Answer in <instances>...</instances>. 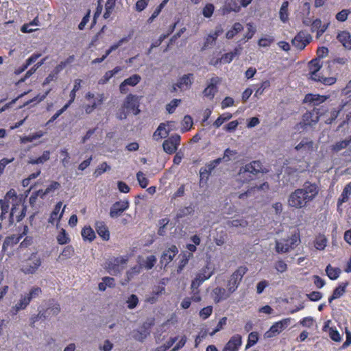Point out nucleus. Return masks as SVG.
Here are the masks:
<instances>
[{
    "mask_svg": "<svg viewBox=\"0 0 351 351\" xmlns=\"http://www.w3.org/2000/svg\"><path fill=\"white\" fill-rule=\"evenodd\" d=\"M319 191L317 184L306 181L301 188L295 189L289 194L288 205L295 209L305 208L316 198Z\"/></svg>",
    "mask_w": 351,
    "mask_h": 351,
    "instance_id": "1",
    "label": "nucleus"
},
{
    "mask_svg": "<svg viewBox=\"0 0 351 351\" xmlns=\"http://www.w3.org/2000/svg\"><path fill=\"white\" fill-rule=\"evenodd\" d=\"M215 268L209 263L202 267L196 274L195 277L191 282V289L195 293L198 292V288L204 282L208 280L214 274Z\"/></svg>",
    "mask_w": 351,
    "mask_h": 351,
    "instance_id": "2",
    "label": "nucleus"
},
{
    "mask_svg": "<svg viewBox=\"0 0 351 351\" xmlns=\"http://www.w3.org/2000/svg\"><path fill=\"white\" fill-rule=\"evenodd\" d=\"M128 261L129 256L128 255L113 256L107 260L105 268L110 275L117 276L124 269Z\"/></svg>",
    "mask_w": 351,
    "mask_h": 351,
    "instance_id": "3",
    "label": "nucleus"
},
{
    "mask_svg": "<svg viewBox=\"0 0 351 351\" xmlns=\"http://www.w3.org/2000/svg\"><path fill=\"white\" fill-rule=\"evenodd\" d=\"M262 163L259 160H254L240 168L239 176L243 182L253 180L254 177L262 171Z\"/></svg>",
    "mask_w": 351,
    "mask_h": 351,
    "instance_id": "4",
    "label": "nucleus"
},
{
    "mask_svg": "<svg viewBox=\"0 0 351 351\" xmlns=\"http://www.w3.org/2000/svg\"><path fill=\"white\" fill-rule=\"evenodd\" d=\"M248 269L245 266H240L230 276L227 282V289L232 294L238 289L244 275L247 272Z\"/></svg>",
    "mask_w": 351,
    "mask_h": 351,
    "instance_id": "5",
    "label": "nucleus"
},
{
    "mask_svg": "<svg viewBox=\"0 0 351 351\" xmlns=\"http://www.w3.org/2000/svg\"><path fill=\"white\" fill-rule=\"evenodd\" d=\"M42 264V260L37 252L32 253L22 265L21 271L25 275L34 274Z\"/></svg>",
    "mask_w": 351,
    "mask_h": 351,
    "instance_id": "6",
    "label": "nucleus"
},
{
    "mask_svg": "<svg viewBox=\"0 0 351 351\" xmlns=\"http://www.w3.org/2000/svg\"><path fill=\"white\" fill-rule=\"evenodd\" d=\"M153 325V322H144L139 328L134 329L131 332V337L135 341L143 343L150 335L151 328Z\"/></svg>",
    "mask_w": 351,
    "mask_h": 351,
    "instance_id": "7",
    "label": "nucleus"
},
{
    "mask_svg": "<svg viewBox=\"0 0 351 351\" xmlns=\"http://www.w3.org/2000/svg\"><path fill=\"white\" fill-rule=\"evenodd\" d=\"M319 119L318 110L314 109L311 111H306L302 116V120L299 123L300 128L307 130L308 128L315 125Z\"/></svg>",
    "mask_w": 351,
    "mask_h": 351,
    "instance_id": "8",
    "label": "nucleus"
},
{
    "mask_svg": "<svg viewBox=\"0 0 351 351\" xmlns=\"http://www.w3.org/2000/svg\"><path fill=\"white\" fill-rule=\"evenodd\" d=\"M122 106L123 108L132 112L134 115H138L141 112L138 97L132 93L127 95Z\"/></svg>",
    "mask_w": 351,
    "mask_h": 351,
    "instance_id": "9",
    "label": "nucleus"
},
{
    "mask_svg": "<svg viewBox=\"0 0 351 351\" xmlns=\"http://www.w3.org/2000/svg\"><path fill=\"white\" fill-rule=\"evenodd\" d=\"M312 37L310 34L304 31H300L291 40V44L297 49L303 50L306 46L310 43Z\"/></svg>",
    "mask_w": 351,
    "mask_h": 351,
    "instance_id": "10",
    "label": "nucleus"
},
{
    "mask_svg": "<svg viewBox=\"0 0 351 351\" xmlns=\"http://www.w3.org/2000/svg\"><path fill=\"white\" fill-rule=\"evenodd\" d=\"M222 162L221 158H217L212 161L207 163L205 167L200 168L199 176H200V184L204 180L205 183L207 182L209 176L212 173L213 171Z\"/></svg>",
    "mask_w": 351,
    "mask_h": 351,
    "instance_id": "11",
    "label": "nucleus"
},
{
    "mask_svg": "<svg viewBox=\"0 0 351 351\" xmlns=\"http://www.w3.org/2000/svg\"><path fill=\"white\" fill-rule=\"evenodd\" d=\"M180 142V136L175 134L165 140L162 143V148L165 152L168 154H172L178 149Z\"/></svg>",
    "mask_w": 351,
    "mask_h": 351,
    "instance_id": "12",
    "label": "nucleus"
},
{
    "mask_svg": "<svg viewBox=\"0 0 351 351\" xmlns=\"http://www.w3.org/2000/svg\"><path fill=\"white\" fill-rule=\"evenodd\" d=\"M295 149L302 158H304L307 154L313 152V141L308 138H304L295 147Z\"/></svg>",
    "mask_w": 351,
    "mask_h": 351,
    "instance_id": "13",
    "label": "nucleus"
},
{
    "mask_svg": "<svg viewBox=\"0 0 351 351\" xmlns=\"http://www.w3.org/2000/svg\"><path fill=\"white\" fill-rule=\"evenodd\" d=\"M129 208L128 201H117L114 202L110 207V217L111 218H117L121 216L122 213Z\"/></svg>",
    "mask_w": 351,
    "mask_h": 351,
    "instance_id": "14",
    "label": "nucleus"
},
{
    "mask_svg": "<svg viewBox=\"0 0 351 351\" xmlns=\"http://www.w3.org/2000/svg\"><path fill=\"white\" fill-rule=\"evenodd\" d=\"M178 253V248L175 245H171L169 247L166 249L162 254L160 263L164 267H166L167 265L171 263L174 257Z\"/></svg>",
    "mask_w": 351,
    "mask_h": 351,
    "instance_id": "15",
    "label": "nucleus"
},
{
    "mask_svg": "<svg viewBox=\"0 0 351 351\" xmlns=\"http://www.w3.org/2000/svg\"><path fill=\"white\" fill-rule=\"evenodd\" d=\"M242 345V337L239 334L232 335L225 344L222 351H239Z\"/></svg>",
    "mask_w": 351,
    "mask_h": 351,
    "instance_id": "16",
    "label": "nucleus"
},
{
    "mask_svg": "<svg viewBox=\"0 0 351 351\" xmlns=\"http://www.w3.org/2000/svg\"><path fill=\"white\" fill-rule=\"evenodd\" d=\"M219 82L218 77H213L210 79L206 87L203 91L204 97L213 99L217 92V84Z\"/></svg>",
    "mask_w": 351,
    "mask_h": 351,
    "instance_id": "17",
    "label": "nucleus"
},
{
    "mask_svg": "<svg viewBox=\"0 0 351 351\" xmlns=\"http://www.w3.org/2000/svg\"><path fill=\"white\" fill-rule=\"evenodd\" d=\"M231 293L229 291L221 287H217L212 291V297L215 304H218L221 301L227 300L230 298Z\"/></svg>",
    "mask_w": 351,
    "mask_h": 351,
    "instance_id": "18",
    "label": "nucleus"
},
{
    "mask_svg": "<svg viewBox=\"0 0 351 351\" xmlns=\"http://www.w3.org/2000/svg\"><path fill=\"white\" fill-rule=\"evenodd\" d=\"M327 99L328 97L326 95L308 93L305 95L303 101L304 103L308 104L309 105L315 106L324 103Z\"/></svg>",
    "mask_w": 351,
    "mask_h": 351,
    "instance_id": "19",
    "label": "nucleus"
},
{
    "mask_svg": "<svg viewBox=\"0 0 351 351\" xmlns=\"http://www.w3.org/2000/svg\"><path fill=\"white\" fill-rule=\"evenodd\" d=\"M95 228L97 233L104 241H108L110 239V232L106 223L101 221L95 222Z\"/></svg>",
    "mask_w": 351,
    "mask_h": 351,
    "instance_id": "20",
    "label": "nucleus"
},
{
    "mask_svg": "<svg viewBox=\"0 0 351 351\" xmlns=\"http://www.w3.org/2000/svg\"><path fill=\"white\" fill-rule=\"evenodd\" d=\"M30 302L27 295L22 294L18 302L12 308V314L16 315L20 311L25 310Z\"/></svg>",
    "mask_w": 351,
    "mask_h": 351,
    "instance_id": "21",
    "label": "nucleus"
},
{
    "mask_svg": "<svg viewBox=\"0 0 351 351\" xmlns=\"http://www.w3.org/2000/svg\"><path fill=\"white\" fill-rule=\"evenodd\" d=\"M338 41L348 50H351V34L348 31H340L337 36Z\"/></svg>",
    "mask_w": 351,
    "mask_h": 351,
    "instance_id": "22",
    "label": "nucleus"
},
{
    "mask_svg": "<svg viewBox=\"0 0 351 351\" xmlns=\"http://www.w3.org/2000/svg\"><path fill=\"white\" fill-rule=\"evenodd\" d=\"M240 53H241V48L235 47L232 51H230L229 53H226L223 55H222L221 58L216 61V63L215 64V65L218 64L219 62L223 63V64H229L233 60V59L236 56H239Z\"/></svg>",
    "mask_w": 351,
    "mask_h": 351,
    "instance_id": "23",
    "label": "nucleus"
},
{
    "mask_svg": "<svg viewBox=\"0 0 351 351\" xmlns=\"http://www.w3.org/2000/svg\"><path fill=\"white\" fill-rule=\"evenodd\" d=\"M193 77V73L185 74L178 80V82L176 83V85L180 89H189L192 84Z\"/></svg>",
    "mask_w": 351,
    "mask_h": 351,
    "instance_id": "24",
    "label": "nucleus"
},
{
    "mask_svg": "<svg viewBox=\"0 0 351 351\" xmlns=\"http://www.w3.org/2000/svg\"><path fill=\"white\" fill-rule=\"evenodd\" d=\"M291 318L290 317L282 319L278 322L274 323L271 326V328L272 330L274 331V332H276V334L278 335L289 326V325L291 323Z\"/></svg>",
    "mask_w": 351,
    "mask_h": 351,
    "instance_id": "25",
    "label": "nucleus"
},
{
    "mask_svg": "<svg viewBox=\"0 0 351 351\" xmlns=\"http://www.w3.org/2000/svg\"><path fill=\"white\" fill-rule=\"evenodd\" d=\"M194 212H195V207L192 204H191L188 206L180 208L177 211L175 218L177 221H179V220L180 219H182L189 215H191L194 213Z\"/></svg>",
    "mask_w": 351,
    "mask_h": 351,
    "instance_id": "26",
    "label": "nucleus"
},
{
    "mask_svg": "<svg viewBox=\"0 0 351 351\" xmlns=\"http://www.w3.org/2000/svg\"><path fill=\"white\" fill-rule=\"evenodd\" d=\"M192 256L193 254L187 252H183L179 255L180 261L177 268L178 274H180Z\"/></svg>",
    "mask_w": 351,
    "mask_h": 351,
    "instance_id": "27",
    "label": "nucleus"
},
{
    "mask_svg": "<svg viewBox=\"0 0 351 351\" xmlns=\"http://www.w3.org/2000/svg\"><path fill=\"white\" fill-rule=\"evenodd\" d=\"M241 10L240 5H238V3L234 1H232L230 2H226L225 5L222 8V14L226 15L228 14L230 12H239Z\"/></svg>",
    "mask_w": 351,
    "mask_h": 351,
    "instance_id": "28",
    "label": "nucleus"
},
{
    "mask_svg": "<svg viewBox=\"0 0 351 351\" xmlns=\"http://www.w3.org/2000/svg\"><path fill=\"white\" fill-rule=\"evenodd\" d=\"M351 195V182L348 183L343 188L341 194L337 200V206H339L342 204L348 201Z\"/></svg>",
    "mask_w": 351,
    "mask_h": 351,
    "instance_id": "29",
    "label": "nucleus"
},
{
    "mask_svg": "<svg viewBox=\"0 0 351 351\" xmlns=\"http://www.w3.org/2000/svg\"><path fill=\"white\" fill-rule=\"evenodd\" d=\"M269 189V184L267 182H263L259 185H256L255 186H252L251 187L250 189L247 190L245 193H241L239 195V198L240 199H242L245 196V197H248V196H250L251 194L255 191H265V190H267Z\"/></svg>",
    "mask_w": 351,
    "mask_h": 351,
    "instance_id": "30",
    "label": "nucleus"
},
{
    "mask_svg": "<svg viewBox=\"0 0 351 351\" xmlns=\"http://www.w3.org/2000/svg\"><path fill=\"white\" fill-rule=\"evenodd\" d=\"M169 134V132L166 130V125L164 123H161L156 131L154 132L153 138L155 141H159L161 138H166Z\"/></svg>",
    "mask_w": 351,
    "mask_h": 351,
    "instance_id": "31",
    "label": "nucleus"
},
{
    "mask_svg": "<svg viewBox=\"0 0 351 351\" xmlns=\"http://www.w3.org/2000/svg\"><path fill=\"white\" fill-rule=\"evenodd\" d=\"M226 225L230 228H245L248 226V222L243 218H239L232 220H228L226 223Z\"/></svg>",
    "mask_w": 351,
    "mask_h": 351,
    "instance_id": "32",
    "label": "nucleus"
},
{
    "mask_svg": "<svg viewBox=\"0 0 351 351\" xmlns=\"http://www.w3.org/2000/svg\"><path fill=\"white\" fill-rule=\"evenodd\" d=\"M325 271L327 276L332 280H337L341 273V270L340 268L333 267L331 266L330 264H328L326 267Z\"/></svg>",
    "mask_w": 351,
    "mask_h": 351,
    "instance_id": "33",
    "label": "nucleus"
},
{
    "mask_svg": "<svg viewBox=\"0 0 351 351\" xmlns=\"http://www.w3.org/2000/svg\"><path fill=\"white\" fill-rule=\"evenodd\" d=\"M61 206H62L61 202H59L56 204L53 211L51 213L50 217L49 219V223H51L53 224L54 223L55 220L60 221L61 219V218L63 215V213H64V209H63L62 213L60 214V215H58V213L60 210Z\"/></svg>",
    "mask_w": 351,
    "mask_h": 351,
    "instance_id": "34",
    "label": "nucleus"
},
{
    "mask_svg": "<svg viewBox=\"0 0 351 351\" xmlns=\"http://www.w3.org/2000/svg\"><path fill=\"white\" fill-rule=\"evenodd\" d=\"M82 82V80L81 79H76L74 80L73 88L69 94L70 99L68 101V102L66 104H65L66 105H68L69 107L75 101V99L76 97V92H77L81 88Z\"/></svg>",
    "mask_w": 351,
    "mask_h": 351,
    "instance_id": "35",
    "label": "nucleus"
},
{
    "mask_svg": "<svg viewBox=\"0 0 351 351\" xmlns=\"http://www.w3.org/2000/svg\"><path fill=\"white\" fill-rule=\"evenodd\" d=\"M285 247L287 248V252L295 248V247L300 242L299 235L294 234L291 237L285 239Z\"/></svg>",
    "mask_w": 351,
    "mask_h": 351,
    "instance_id": "36",
    "label": "nucleus"
},
{
    "mask_svg": "<svg viewBox=\"0 0 351 351\" xmlns=\"http://www.w3.org/2000/svg\"><path fill=\"white\" fill-rule=\"evenodd\" d=\"M50 152L49 150H45L43 152V154L36 158H29L28 160V164L31 165H38L43 164L50 158Z\"/></svg>",
    "mask_w": 351,
    "mask_h": 351,
    "instance_id": "37",
    "label": "nucleus"
},
{
    "mask_svg": "<svg viewBox=\"0 0 351 351\" xmlns=\"http://www.w3.org/2000/svg\"><path fill=\"white\" fill-rule=\"evenodd\" d=\"M289 5L288 1H284L280 8L279 18L282 23H287L289 20Z\"/></svg>",
    "mask_w": 351,
    "mask_h": 351,
    "instance_id": "38",
    "label": "nucleus"
},
{
    "mask_svg": "<svg viewBox=\"0 0 351 351\" xmlns=\"http://www.w3.org/2000/svg\"><path fill=\"white\" fill-rule=\"evenodd\" d=\"M81 234L83 239L89 242L93 241L96 237L95 231L90 226H85L82 228Z\"/></svg>",
    "mask_w": 351,
    "mask_h": 351,
    "instance_id": "39",
    "label": "nucleus"
},
{
    "mask_svg": "<svg viewBox=\"0 0 351 351\" xmlns=\"http://www.w3.org/2000/svg\"><path fill=\"white\" fill-rule=\"evenodd\" d=\"M243 29V26L239 22L234 23L232 27L228 30L226 34L227 39L233 38L238 33Z\"/></svg>",
    "mask_w": 351,
    "mask_h": 351,
    "instance_id": "40",
    "label": "nucleus"
},
{
    "mask_svg": "<svg viewBox=\"0 0 351 351\" xmlns=\"http://www.w3.org/2000/svg\"><path fill=\"white\" fill-rule=\"evenodd\" d=\"M157 258L154 255H150L146 257V259L140 263L141 268H145L147 270L152 269L156 263Z\"/></svg>",
    "mask_w": 351,
    "mask_h": 351,
    "instance_id": "41",
    "label": "nucleus"
},
{
    "mask_svg": "<svg viewBox=\"0 0 351 351\" xmlns=\"http://www.w3.org/2000/svg\"><path fill=\"white\" fill-rule=\"evenodd\" d=\"M348 285L349 282L348 281L339 282L338 286L334 289L332 294L335 295L337 299L341 298L346 293V288Z\"/></svg>",
    "mask_w": 351,
    "mask_h": 351,
    "instance_id": "42",
    "label": "nucleus"
},
{
    "mask_svg": "<svg viewBox=\"0 0 351 351\" xmlns=\"http://www.w3.org/2000/svg\"><path fill=\"white\" fill-rule=\"evenodd\" d=\"M75 60V56L71 55L66 60L61 61L53 69L54 71L59 74L67 65L71 64Z\"/></svg>",
    "mask_w": 351,
    "mask_h": 351,
    "instance_id": "43",
    "label": "nucleus"
},
{
    "mask_svg": "<svg viewBox=\"0 0 351 351\" xmlns=\"http://www.w3.org/2000/svg\"><path fill=\"white\" fill-rule=\"evenodd\" d=\"M346 103H344L341 105H340L338 108V109H332L330 113L329 117L326 120V124H332L334 121L337 119L338 116L339 115V113L343 110V108L345 107Z\"/></svg>",
    "mask_w": 351,
    "mask_h": 351,
    "instance_id": "44",
    "label": "nucleus"
},
{
    "mask_svg": "<svg viewBox=\"0 0 351 351\" xmlns=\"http://www.w3.org/2000/svg\"><path fill=\"white\" fill-rule=\"evenodd\" d=\"M232 114L230 112H225L221 114L213 123V126L216 128H219L224 122L230 120Z\"/></svg>",
    "mask_w": 351,
    "mask_h": 351,
    "instance_id": "45",
    "label": "nucleus"
},
{
    "mask_svg": "<svg viewBox=\"0 0 351 351\" xmlns=\"http://www.w3.org/2000/svg\"><path fill=\"white\" fill-rule=\"evenodd\" d=\"M259 339L258 333L257 332H251L248 335L247 344L245 346V350L252 347L257 343Z\"/></svg>",
    "mask_w": 351,
    "mask_h": 351,
    "instance_id": "46",
    "label": "nucleus"
},
{
    "mask_svg": "<svg viewBox=\"0 0 351 351\" xmlns=\"http://www.w3.org/2000/svg\"><path fill=\"white\" fill-rule=\"evenodd\" d=\"M47 311L45 310H39V312L37 315H34L30 318V326L31 327H34V324L38 322L39 319H45L47 317Z\"/></svg>",
    "mask_w": 351,
    "mask_h": 351,
    "instance_id": "47",
    "label": "nucleus"
},
{
    "mask_svg": "<svg viewBox=\"0 0 351 351\" xmlns=\"http://www.w3.org/2000/svg\"><path fill=\"white\" fill-rule=\"evenodd\" d=\"M57 242L60 245H66L69 243L71 241L69 235L67 234L66 230L64 229H62L57 237Z\"/></svg>",
    "mask_w": 351,
    "mask_h": 351,
    "instance_id": "48",
    "label": "nucleus"
},
{
    "mask_svg": "<svg viewBox=\"0 0 351 351\" xmlns=\"http://www.w3.org/2000/svg\"><path fill=\"white\" fill-rule=\"evenodd\" d=\"M141 80V77L138 74H134L130 77L125 79L123 82L124 84L130 86H135L137 85Z\"/></svg>",
    "mask_w": 351,
    "mask_h": 351,
    "instance_id": "49",
    "label": "nucleus"
},
{
    "mask_svg": "<svg viewBox=\"0 0 351 351\" xmlns=\"http://www.w3.org/2000/svg\"><path fill=\"white\" fill-rule=\"evenodd\" d=\"M22 237H23V235H21L19 237L13 235L11 237H6L3 243V245H2L3 250H5V248L10 244L14 245V244L18 243L19 242L20 239L22 238Z\"/></svg>",
    "mask_w": 351,
    "mask_h": 351,
    "instance_id": "50",
    "label": "nucleus"
},
{
    "mask_svg": "<svg viewBox=\"0 0 351 351\" xmlns=\"http://www.w3.org/2000/svg\"><path fill=\"white\" fill-rule=\"evenodd\" d=\"M285 239H281L279 240H276L275 241V250L278 254H283L287 253V248L285 247Z\"/></svg>",
    "mask_w": 351,
    "mask_h": 351,
    "instance_id": "51",
    "label": "nucleus"
},
{
    "mask_svg": "<svg viewBox=\"0 0 351 351\" xmlns=\"http://www.w3.org/2000/svg\"><path fill=\"white\" fill-rule=\"evenodd\" d=\"M350 145L349 141L347 139L337 141L334 145H332V151L335 152H338L345 148H346Z\"/></svg>",
    "mask_w": 351,
    "mask_h": 351,
    "instance_id": "52",
    "label": "nucleus"
},
{
    "mask_svg": "<svg viewBox=\"0 0 351 351\" xmlns=\"http://www.w3.org/2000/svg\"><path fill=\"white\" fill-rule=\"evenodd\" d=\"M42 293V289L38 287H32L28 293H24L32 301L33 299L38 298Z\"/></svg>",
    "mask_w": 351,
    "mask_h": 351,
    "instance_id": "53",
    "label": "nucleus"
},
{
    "mask_svg": "<svg viewBox=\"0 0 351 351\" xmlns=\"http://www.w3.org/2000/svg\"><path fill=\"white\" fill-rule=\"evenodd\" d=\"M269 86L270 82L269 80L263 81L256 89L254 97H258L259 96L262 95L265 90L268 89Z\"/></svg>",
    "mask_w": 351,
    "mask_h": 351,
    "instance_id": "54",
    "label": "nucleus"
},
{
    "mask_svg": "<svg viewBox=\"0 0 351 351\" xmlns=\"http://www.w3.org/2000/svg\"><path fill=\"white\" fill-rule=\"evenodd\" d=\"M238 154L237 150H232L230 148H227L224 150L223 156L221 159L223 162H229L232 160L233 157Z\"/></svg>",
    "mask_w": 351,
    "mask_h": 351,
    "instance_id": "55",
    "label": "nucleus"
},
{
    "mask_svg": "<svg viewBox=\"0 0 351 351\" xmlns=\"http://www.w3.org/2000/svg\"><path fill=\"white\" fill-rule=\"evenodd\" d=\"M327 245V239L324 236L318 237L315 241V247L318 250H323Z\"/></svg>",
    "mask_w": 351,
    "mask_h": 351,
    "instance_id": "56",
    "label": "nucleus"
},
{
    "mask_svg": "<svg viewBox=\"0 0 351 351\" xmlns=\"http://www.w3.org/2000/svg\"><path fill=\"white\" fill-rule=\"evenodd\" d=\"M136 179L141 188L145 189L147 186L149 180L142 171H138L136 173Z\"/></svg>",
    "mask_w": 351,
    "mask_h": 351,
    "instance_id": "57",
    "label": "nucleus"
},
{
    "mask_svg": "<svg viewBox=\"0 0 351 351\" xmlns=\"http://www.w3.org/2000/svg\"><path fill=\"white\" fill-rule=\"evenodd\" d=\"M322 67L320 60L318 58L313 59L309 62V72H319Z\"/></svg>",
    "mask_w": 351,
    "mask_h": 351,
    "instance_id": "58",
    "label": "nucleus"
},
{
    "mask_svg": "<svg viewBox=\"0 0 351 351\" xmlns=\"http://www.w3.org/2000/svg\"><path fill=\"white\" fill-rule=\"evenodd\" d=\"M141 270L142 268L140 265L132 267L126 272L128 279L130 280L132 278H134V276L138 275L141 272Z\"/></svg>",
    "mask_w": 351,
    "mask_h": 351,
    "instance_id": "59",
    "label": "nucleus"
},
{
    "mask_svg": "<svg viewBox=\"0 0 351 351\" xmlns=\"http://www.w3.org/2000/svg\"><path fill=\"white\" fill-rule=\"evenodd\" d=\"M127 306L129 309H134L138 304V298L136 295L131 294L127 301Z\"/></svg>",
    "mask_w": 351,
    "mask_h": 351,
    "instance_id": "60",
    "label": "nucleus"
},
{
    "mask_svg": "<svg viewBox=\"0 0 351 351\" xmlns=\"http://www.w3.org/2000/svg\"><path fill=\"white\" fill-rule=\"evenodd\" d=\"M215 11V6L213 3H207L202 10V14L205 18H210Z\"/></svg>",
    "mask_w": 351,
    "mask_h": 351,
    "instance_id": "61",
    "label": "nucleus"
},
{
    "mask_svg": "<svg viewBox=\"0 0 351 351\" xmlns=\"http://www.w3.org/2000/svg\"><path fill=\"white\" fill-rule=\"evenodd\" d=\"M328 335L330 338L335 342H339L341 340V336L335 327L329 328Z\"/></svg>",
    "mask_w": 351,
    "mask_h": 351,
    "instance_id": "62",
    "label": "nucleus"
},
{
    "mask_svg": "<svg viewBox=\"0 0 351 351\" xmlns=\"http://www.w3.org/2000/svg\"><path fill=\"white\" fill-rule=\"evenodd\" d=\"M47 311V317L49 315H58L60 311V306L59 304H50L48 306V308L45 310Z\"/></svg>",
    "mask_w": 351,
    "mask_h": 351,
    "instance_id": "63",
    "label": "nucleus"
},
{
    "mask_svg": "<svg viewBox=\"0 0 351 351\" xmlns=\"http://www.w3.org/2000/svg\"><path fill=\"white\" fill-rule=\"evenodd\" d=\"M181 102L180 99H173L166 106V110L169 114L174 112L175 110Z\"/></svg>",
    "mask_w": 351,
    "mask_h": 351,
    "instance_id": "64",
    "label": "nucleus"
}]
</instances>
